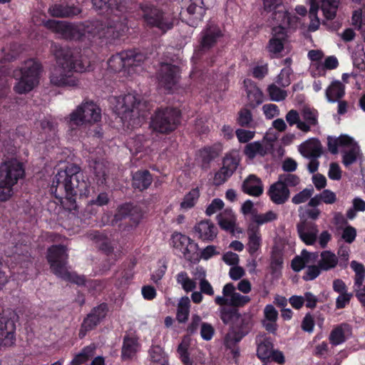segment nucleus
Listing matches in <instances>:
<instances>
[{
	"mask_svg": "<svg viewBox=\"0 0 365 365\" xmlns=\"http://www.w3.org/2000/svg\"><path fill=\"white\" fill-rule=\"evenodd\" d=\"M319 265H310L307 267V269L304 273L302 279L304 281H312L319 276L322 272Z\"/></svg>",
	"mask_w": 365,
	"mask_h": 365,
	"instance_id": "nucleus-61",
	"label": "nucleus"
},
{
	"mask_svg": "<svg viewBox=\"0 0 365 365\" xmlns=\"http://www.w3.org/2000/svg\"><path fill=\"white\" fill-rule=\"evenodd\" d=\"M16 324L11 319L0 317V346H11L15 344Z\"/></svg>",
	"mask_w": 365,
	"mask_h": 365,
	"instance_id": "nucleus-18",
	"label": "nucleus"
},
{
	"mask_svg": "<svg viewBox=\"0 0 365 365\" xmlns=\"http://www.w3.org/2000/svg\"><path fill=\"white\" fill-rule=\"evenodd\" d=\"M108 312V305L106 302H102L98 306L93 307L90 313L95 316L101 322L106 318Z\"/></svg>",
	"mask_w": 365,
	"mask_h": 365,
	"instance_id": "nucleus-59",
	"label": "nucleus"
},
{
	"mask_svg": "<svg viewBox=\"0 0 365 365\" xmlns=\"http://www.w3.org/2000/svg\"><path fill=\"white\" fill-rule=\"evenodd\" d=\"M215 334V329L213 327L207 322H202L200 327V336L205 341L212 339Z\"/></svg>",
	"mask_w": 365,
	"mask_h": 365,
	"instance_id": "nucleus-64",
	"label": "nucleus"
},
{
	"mask_svg": "<svg viewBox=\"0 0 365 365\" xmlns=\"http://www.w3.org/2000/svg\"><path fill=\"white\" fill-rule=\"evenodd\" d=\"M101 323V322L93 314L88 313L83 319L79 330V337L83 338L87 332L93 330Z\"/></svg>",
	"mask_w": 365,
	"mask_h": 365,
	"instance_id": "nucleus-42",
	"label": "nucleus"
},
{
	"mask_svg": "<svg viewBox=\"0 0 365 365\" xmlns=\"http://www.w3.org/2000/svg\"><path fill=\"white\" fill-rule=\"evenodd\" d=\"M240 162V158L237 152H231L225 155L222 160V170H225L233 175Z\"/></svg>",
	"mask_w": 365,
	"mask_h": 365,
	"instance_id": "nucleus-41",
	"label": "nucleus"
},
{
	"mask_svg": "<svg viewBox=\"0 0 365 365\" xmlns=\"http://www.w3.org/2000/svg\"><path fill=\"white\" fill-rule=\"evenodd\" d=\"M360 154V148L357 144H354L351 148L344 151L342 155V163L346 168L354 164Z\"/></svg>",
	"mask_w": 365,
	"mask_h": 365,
	"instance_id": "nucleus-50",
	"label": "nucleus"
},
{
	"mask_svg": "<svg viewBox=\"0 0 365 365\" xmlns=\"http://www.w3.org/2000/svg\"><path fill=\"white\" fill-rule=\"evenodd\" d=\"M225 36V30L217 24L209 21L199 35L198 46L195 48L193 58L202 60L204 55L217 45Z\"/></svg>",
	"mask_w": 365,
	"mask_h": 365,
	"instance_id": "nucleus-10",
	"label": "nucleus"
},
{
	"mask_svg": "<svg viewBox=\"0 0 365 365\" xmlns=\"http://www.w3.org/2000/svg\"><path fill=\"white\" fill-rule=\"evenodd\" d=\"M110 197L108 192H101L94 199L91 200L86 207V212L91 215H96L98 212L99 207L107 205L110 202Z\"/></svg>",
	"mask_w": 365,
	"mask_h": 365,
	"instance_id": "nucleus-34",
	"label": "nucleus"
},
{
	"mask_svg": "<svg viewBox=\"0 0 365 365\" xmlns=\"http://www.w3.org/2000/svg\"><path fill=\"white\" fill-rule=\"evenodd\" d=\"M147 58L146 53L139 48L125 50L112 55L108 60V68L118 73L122 71L131 74L137 71Z\"/></svg>",
	"mask_w": 365,
	"mask_h": 365,
	"instance_id": "nucleus-7",
	"label": "nucleus"
},
{
	"mask_svg": "<svg viewBox=\"0 0 365 365\" xmlns=\"http://www.w3.org/2000/svg\"><path fill=\"white\" fill-rule=\"evenodd\" d=\"M143 26L147 29H156L162 34L172 30L178 21L175 14L164 10L150 1L140 4Z\"/></svg>",
	"mask_w": 365,
	"mask_h": 365,
	"instance_id": "nucleus-5",
	"label": "nucleus"
},
{
	"mask_svg": "<svg viewBox=\"0 0 365 365\" xmlns=\"http://www.w3.org/2000/svg\"><path fill=\"white\" fill-rule=\"evenodd\" d=\"M242 190L249 195L259 197L263 193L264 186L259 178L251 174L243 181Z\"/></svg>",
	"mask_w": 365,
	"mask_h": 365,
	"instance_id": "nucleus-26",
	"label": "nucleus"
},
{
	"mask_svg": "<svg viewBox=\"0 0 365 365\" xmlns=\"http://www.w3.org/2000/svg\"><path fill=\"white\" fill-rule=\"evenodd\" d=\"M140 101L132 93L120 96L116 98L115 110L128 126L134 128L140 126L145 120V114L139 106Z\"/></svg>",
	"mask_w": 365,
	"mask_h": 365,
	"instance_id": "nucleus-8",
	"label": "nucleus"
},
{
	"mask_svg": "<svg viewBox=\"0 0 365 365\" xmlns=\"http://www.w3.org/2000/svg\"><path fill=\"white\" fill-rule=\"evenodd\" d=\"M176 281L186 292H192L196 287L195 281L190 279L185 271H182L176 275Z\"/></svg>",
	"mask_w": 365,
	"mask_h": 365,
	"instance_id": "nucleus-48",
	"label": "nucleus"
},
{
	"mask_svg": "<svg viewBox=\"0 0 365 365\" xmlns=\"http://www.w3.org/2000/svg\"><path fill=\"white\" fill-rule=\"evenodd\" d=\"M89 182L84 179L79 166L71 165L59 170L54 176L51 192L61 200L66 210H77V196L87 197L90 192Z\"/></svg>",
	"mask_w": 365,
	"mask_h": 365,
	"instance_id": "nucleus-2",
	"label": "nucleus"
},
{
	"mask_svg": "<svg viewBox=\"0 0 365 365\" xmlns=\"http://www.w3.org/2000/svg\"><path fill=\"white\" fill-rule=\"evenodd\" d=\"M138 346V339L128 335L123 338V346L121 349V358L123 360L132 359L137 352Z\"/></svg>",
	"mask_w": 365,
	"mask_h": 365,
	"instance_id": "nucleus-35",
	"label": "nucleus"
},
{
	"mask_svg": "<svg viewBox=\"0 0 365 365\" xmlns=\"http://www.w3.org/2000/svg\"><path fill=\"white\" fill-rule=\"evenodd\" d=\"M181 111L177 108L160 107L151 117L150 125L153 130L162 134H170L180 124Z\"/></svg>",
	"mask_w": 365,
	"mask_h": 365,
	"instance_id": "nucleus-9",
	"label": "nucleus"
},
{
	"mask_svg": "<svg viewBox=\"0 0 365 365\" xmlns=\"http://www.w3.org/2000/svg\"><path fill=\"white\" fill-rule=\"evenodd\" d=\"M299 150L302 155L309 158H318L322 153V145L317 138H311L299 145Z\"/></svg>",
	"mask_w": 365,
	"mask_h": 365,
	"instance_id": "nucleus-27",
	"label": "nucleus"
},
{
	"mask_svg": "<svg viewBox=\"0 0 365 365\" xmlns=\"http://www.w3.org/2000/svg\"><path fill=\"white\" fill-rule=\"evenodd\" d=\"M181 71L178 66L161 63L156 72V78L160 88L168 93L172 91L179 83Z\"/></svg>",
	"mask_w": 365,
	"mask_h": 365,
	"instance_id": "nucleus-13",
	"label": "nucleus"
},
{
	"mask_svg": "<svg viewBox=\"0 0 365 365\" xmlns=\"http://www.w3.org/2000/svg\"><path fill=\"white\" fill-rule=\"evenodd\" d=\"M218 156V153L213 147H204L200 150V157L202 160V168H208L210 163Z\"/></svg>",
	"mask_w": 365,
	"mask_h": 365,
	"instance_id": "nucleus-47",
	"label": "nucleus"
},
{
	"mask_svg": "<svg viewBox=\"0 0 365 365\" xmlns=\"http://www.w3.org/2000/svg\"><path fill=\"white\" fill-rule=\"evenodd\" d=\"M292 73L291 68H284L277 76V83L282 87H287L291 83L290 76Z\"/></svg>",
	"mask_w": 365,
	"mask_h": 365,
	"instance_id": "nucleus-60",
	"label": "nucleus"
},
{
	"mask_svg": "<svg viewBox=\"0 0 365 365\" xmlns=\"http://www.w3.org/2000/svg\"><path fill=\"white\" fill-rule=\"evenodd\" d=\"M264 9L267 12H272V19L278 24L277 26H282L284 29L288 11H285L282 5V0H263Z\"/></svg>",
	"mask_w": 365,
	"mask_h": 365,
	"instance_id": "nucleus-19",
	"label": "nucleus"
},
{
	"mask_svg": "<svg viewBox=\"0 0 365 365\" xmlns=\"http://www.w3.org/2000/svg\"><path fill=\"white\" fill-rule=\"evenodd\" d=\"M247 232L248 235L247 250L252 256L262 246V235L259 227L253 225H248Z\"/></svg>",
	"mask_w": 365,
	"mask_h": 365,
	"instance_id": "nucleus-30",
	"label": "nucleus"
},
{
	"mask_svg": "<svg viewBox=\"0 0 365 365\" xmlns=\"http://www.w3.org/2000/svg\"><path fill=\"white\" fill-rule=\"evenodd\" d=\"M84 116L83 115L80 107L78 106L76 110L72 112L70 115V120L68 122L69 127L71 130L75 129L74 126L78 127L80 125L86 123L84 120Z\"/></svg>",
	"mask_w": 365,
	"mask_h": 365,
	"instance_id": "nucleus-57",
	"label": "nucleus"
},
{
	"mask_svg": "<svg viewBox=\"0 0 365 365\" xmlns=\"http://www.w3.org/2000/svg\"><path fill=\"white\" fill-rule=\"evenodd\" d=\"M225 204L223 201L220 198H215L212 200L211 203L207 207L205 210V214L207 216H211L212 215L216 213L217 211L221 210Z\"/></svg>",
	"mask_w": 365,
	"mask_h": 365,
	"instance_id": "nucleus-63",
	"label": "nucleus"
},
{
	"mask_svg": "<svg viewBox=\"0 0 365 365\" xmlns=\"http://www.w3.org/2000/svg\"><path fill=\"white\" fill-rule=\"evenodd\" d=\"M25 176L24 164L16 159L6 160L0 164V182L15 185Z\"/></svg>",
	"mask_w": 365,
	"mask_h": 365,
	"instance_id": "nucleus-15",
	"label": "nucleus"
},
{
	"mask_svg": "<svg viewBox=\"0 0 365 365\" xmlns=\"http://www.w3.org/2000/svg\"><path fill=\"white\" fill-rule=\"evenodd\" d=\"M217 219L222 230L234 234L236 219L231 210L226 209L217 216Z\"/></svg>",
	"mask_w": 365,
	"mask_h": 365,
	"instance_id": "nucleus-32",
	"label": "nucleus"
},
{
	"mask_svg": "<svg viewBox=\"0 0 365 365\" xmlns=\"http://www.w3.org/2000/svg\"><path fill=\"white\" fill-rule=\"evenodd\" d=\"M101 237L99 232H96L93 235V238L98 240L99 250L108 257L109 261H111L107 268L110 269V267L120 257L122 252L120 249L115 250L113 243L108 238L101 239Z\"/></svg>",
	"mask_w": 365,
	"mask_h": 365,
	"instance_id": "nucleus-20",
	"label": "nucleus"
},
{
	"mask_svg": "<svg viewBox=\"0 0 365 365\" xmlns=\"http://www.w3.org/2000/svg\"><path fill=\"white\" fill-rule=\"evenodd\" d=\"M172 240L174 248L180 252L187 261L193 264L200 262L197 252L199 246L194 240L181 233H174L172 235Z\"/></svg>",
	"mask_w": 365,
	"mask_h": 365,
	"instance_id": "nucleus-14",
	"label": "nucleus"
},
{
	"mask_svg": "<svg viewBox=\"0 0 365 365\" xmlns=\"http://www.w3.org/2000/svg\"><path fill=\"white\" fill-rule=\"evenodd\" d=\"M284 260L283 254L281 250L278 249H273L271 254L270 267L272 270H277L282 267Z\"/></svg>",
	"mask_w": 365,
	"mask_h": 365,
	"instance_id": "nucleus-54",
	"label": "nucleus"
},
{
	"mask_svg": "<svg viewBox=\"0 0 365 365\" xmlns=\"http://www.w3.org/2000/svg\"><path fill=\"white\" fill-rule=\"evenodd\" d=\"M194 232L199 240L212 242L217 237V228L210 220H202L195 225Z\"/></svg>",
	"mask_w": 365,
	"mask_h": 365,
	"instance_id": "nucleus-21",
	"label": "nucleus"
},
{
	"mask_svg": "<svg viewBox=\"0 0 365 365\" xmlns=\"http://www.w3.org/2000/svg\"><path fill=\"white\" fill-rule=\"evenodd\" d=\"M326 98L329 102L334 103L345 95V86L339 81H334L327 88Z\"/></svg>",
	"mask_w": 365,
	"mask_h": 365,
	"instance_id": "nucleus-33",
	"label": "nucleus"
},
{
	"mask_svg": "<svg viewBox=\"0 0 365 365\" xmlns=\"http://www.w3.org/2000/svg\"><path fill=\"white\" fill-rule=\"evenodd\" d=\"M297 231L300 240L307 245H313L318 237L317 225L312 220H301L297 224Z\"/></svg>",
	"mask_w": 365,
	"mask_h": 365,
	"instance_id": "nucleus-16",
	"label": "nucleus"
},
{
	"mask_svg": "<svg viewBox=\"0 0 365 365\" xmlns=\"http://www.w3.org/2000/svg\"><path fill=\"white\" fill-rule=\"evenodd\" d=\"M149 139H147L144 135H136L130 138L127 142V145L130 151L135 155L140 153H145L149 147Z\"/></svg>",
	"mask_w": 365,
	"mask_h": 365,
	"instance_id": "nucleus-31",
	"label": "nucleus"
},
{
	"mask_svg": "<svg viewBox=\"0 0 365 365\" xmlns=\"http://www.w3.org/2000/svg\"><path fill=\"white\" fill-rule=\"evenodd\" d=\"M320 6L317 0H309V16L311 20L309 28L315 31L319 28V19L317 16L318 11L321 8L324 17L328 20L335 18L339 4V0H320Z\"/></svg>",
	"mask_w": 365,
	"mask_h": 365,
	"instance_id": "nucleus-12",
	"label": "nucleus"
},
{
	"mask_svg": "<svg viewBox=\"0 0 365 365\" xmlns=\"http://www.w3.org/2000/svg\"><path fill=\"white\" fill-rule=\"evenodd\" d=\"M267 93L270 97V99L277 102L284 100L287 96V93L286 91L281 89L274 83L268 86Z\"/></svg>",
	"mask_w": 365,
	"mask_h": 365,
	"instance_id": "nucleus-52",
	"label": "nucleus"
},
{
	"mask_svg": "<svg viewBox=\"0 0 365 365\" xmlns=\"http://www.w3.org/2000/svg\"><path fill=\"white\" fill-rule=\"evenodd\" d=\"M42 69V65L38 61L34 58L25 61L13 72V77L16 80L14 91L22 95L33 91L39 84Z\"/></svg>",
	"mask_w": 365,
	"mask_h": 365,
	"instance_id": "nucleus-6",
	"label": "nucleus"
},
{
	"mask_svg": "<svg viewBox=\"0 0 365 365\" xmlns=\"http://www.w3.org/2000/svg\"><path fill=\"white\" fill-rule=\"evenodd\" d=\"M252 327V318L249 315L242 316L240 314V317L237 321L235 322L233 328L238 329L245 334H248Z\"/></svg>",
	"mask_w": 365,
	"mask_h": 365,
	"instance_id": "nucleus-51",
	"label": "nucleus"
},
{
	"mask_svg": "<svg viewBox=\"0 0 365 365\" xmlns=\"http://www.w3.org/2000/svg\"><path fill=\"white\" fill-rule=\"evenodd\" d=\"M240 317V312L237 309L222 307L220 309V317L225 324H230L233 327Z\"/></svg>",
	"mask_w": 365,
	"mask_h": 365,
	"instance_id": "nucleus-45",
	"label": "nucleus"
},
{
	"mask_svg": "<svg viewBox=\"0 0 365 365\" xmlns=\"http://www.w3.org/2000/svg\"><path fill=\"white\" fill-rule=\"evenodd\" d=\"M252 122L253 115L250 109L247 106L242 108L237 113V124L241 127L251 128Z\"/></svg>",
	"mask_w": 365,
	"mask_h": 365,
	"instance_id": "nucleus-49",
	"label": "nucleus"
},
{
	"mask_svg": "<svg viewBox=\"0 0 365 365\" xmlns=\"http://www.w3.org/2000/svg\"><path fill=\"white\" fill-rule=\"evenodd\" d=\"M320 257L318 264L322 271H329L335 268L339 262L338 257L330 250L322 251Z\"/></svg>",
	"mask_w": 365,
	"mask_h": 365,
	"instance_id": "nucleus-37",
	"label": "nucleus"
},
{
	"mask_svg": "<svg viewBox=\"0 0 365 365\" xmlns=\"http://www.w3.org/2000/svg\"><path fill=\"white\" fill-rule=\"evenodd\" d=\"M349 330V325L346 323H342L334 327L329 336L330 343L333 346H337L346 341L345 332Z\"/></svg>",
	"mask_w": 365,
	"mask_h": 365,
	"instance_id": "nucleus-39",
	"label": "nucleus"
},
{
	"mask_svg": "<svg viewBox=\"0 0 365 365\" xmlns=\"http://www.w3.org/2000/svg\"><path fill=\"white\" fill-rule=\"evenodd\" d=\"M79 107L86 123H95L101 120V110L93 101H86Z\"/></svg>",
	"mask_w": 365,
	"mask_h": 365,
	"instance_id": "nucleus-28",
	"label": "nucleus"
},
{
	"mask_svg": "<svg viewBox=\"0 0 365 365\" xmlns=\"http://www.w3.org/2000/svg\"><path fill=\"white\" fill-rule=\"evenodd\" d=\"M277 214L272 210H269L264 214L252 215V222L249 225H253L259 227L260 225L273 222L277 219Z\"/></svg>",
	"mask_w": 365,
	"mask_h": 365,
	"instance_id": "nucleus-46",
	"label": "nucleus"
},
{
	"mask_svg": "<svg viewBox=\"0 0 365 365\" xmlns=\"http://www.w3.org/2000/svg\"><path fill=\"white\" fill-rule=\"evenodd\" d=\"M96 353V346L94 345H89L85 346L82 350L77 354L75 355L72 359L71 365H81L91 359H92Z\"/></svg>",
	"mask_w": 365,
	"mask_h": 365,
	"instance_id": "nucleus-40",
	"label": "nucleus"
},
{
	"mask_svg": "<svg viewBox=\"0 0 365 365\" xmlns=\"http://www.w3.org/2000/svg\"><path fill=\"white\" fill-rule=\"evenodd\" d=\"M230 172L222 170L221 167L214 175L212 184L216 187H219L226 182L232 176Z\"/></svg>",
	"mask_w": 365,
	"mask_h": 365,
	"instance_id": "nucleus-56",
	"label": "nucleus"
},
{
	"mask_svg": "<svg viewBox=\"0 0 365 365\" xmlns=\"http://www.w3.org/2000/svg\"><path fill=\"white\" fill-rule=\"evenodd\" d=\"M267 194L274 204L283 205L288 201L290 190L277 180L269 186Z\"/></svg>",
	"mask_w": 365,
	"mask_h": 365,
	"instance_id": "nucleus-23",
	"label": "nucleus"
},
{
	"mask_svg": "<svg viewBox=\"0 0 365 365\" xmlns=\"http://www.w3.org/2000/svg\"><path fill=\"white\" fill-rule=\"evenodd\" d=\"M250 301V298L248 296H244L240 293H234L230 299V306L235 307H240L245 306Z\"/></svg>",
	"mask_w": 365,
	"mask_h": 365,
	"instance_id": "nucleus-62",
	"label": "nucleus"
},
{
	"mask_svg": "<svg viewBox=\"0 0 365 365\" xmlns=\"http://www.w3.org/2000/svg\"><path fill=\"white\" fill-rule=\"evenodd\" d=\"M350 266L355 272L354 283L355 297L362 306L365 307V285H363L365 278V267L362 263L355 260L351 262Z\"/></svg>",
	"mask_w": 365,
	"mask_h": 365,
	"instance_id": "nucleus-17",
	"label": "nucleus"
},
{
	"mask_svg": "<svg viewBox=\"0 0 365 365\" xmlns=\"http://www.w3.org/2000/svg\"><path fill=\"white\" fill-rule=\"evenodd\" d=\"M119 219L129 218L131 225L137 226L143 217V212L139 207L132 203H124L118 209L116 215Z\"/></svg>",
	"mask_w": 365,
	"mask_h": 365,
	"instance_id": "nucleus-24",
	"label": "nucleus"
},
{
	"mask_svg": "<svg viewBox=\"0 0 365 365\" xmlns=\"http://www.w3.org/2000/svg\"><path fill=\"white\" fill-rule=\"evenodd\" d=\"M273 346L272 341L269 337L264 338L258 344L257 356L264 364L270 363V356Z\"/></svg>",
	"mask_w": 365,
	"mask_h": 365,
	"instance_id": "nucleus-36",
	"label": "nucleus"
},
{
	"mask_svg": "<svg viewBox=\"0 0 365 365\" xmlns=\"http://www.w3.org/2000/svg\"><path fill=\"white\" fill-rule=\"evenodd\" d=\"M51 16L56 18H71L81 13V9L67 2L56 3L48 9Z\"/></svg>",
	"mask_w": 365,
	"mask_h": 365,
	"instance_id": "nucleus-22",
	"label": "nucleus"
},
{
	"mask_svg": "<svg viewBox=\"0 0 365 365\" xmlns=\"http://www.w3.org/2000/svg\"><path fill=\"white\" fill-rule=\"evenodd\" d=\"M55 56L57 66L54 68L50 76L51 84L58 87H75L79 81L73 73H83L86 71L87 66L81 57H77L71 51L65 48L56 50Z\"/></svg>",
	"mask_w": 365,
	"mask_h": 365,
	"instance_id": "nucleus-4",
	"label": "nucleus"
},
{
	"mask_svg": "<svg viewBox=\"0 0 365 365\" xmlns=\"http://www.w3.org/2000/svg\"><path fill=\"white\" fill-rule=\"evenodd\" d=\"M44 26L66 40L80 41L83 38L93 37L98 38L105 44L115 43V41L125 36L128 31V26L125 22L113 21L106 25L99 20L73 24L49 19L45 22Z\"/></svg>",
	"mask_w": 365,
	"mask_h": 365,
	"instance_id": "nucleus-1",
	"label": "nucleus"
},
{
	"mask_svg": "<svg viewBox=\"0 0 365 365\" xmlns=\"http://www.w3.org/2000/svg\"><path fill=\"white\" fill-rule=\"evenodd\" d=\"M248 102L245 106L255 109L261 105L264 101L262 91L256 86H251L247 91Z\"/></svg>",
	"mask_w": 365,
	"mask_h": 365,
	"instance_id": "nucleus-38",
	"label": "nucleus"
},
{
	"mask_svg": "<svg viewBox=\"0 0 365 365\" xmlns=\"http://www.w3.org/2000/svg\"><path fill=\"white\" fill-rule=\"evenodd\" d=\"M200 195V193L199 188H192L184 196L182 201L180 202V208L184 210L192 208L196 205Z\"/></svg>",
	"mask_w": 365,
	"mask_h": 365,
	"instance_id": "nucleus-43",
	"label": "nucleus"
},
{
	"mask_svg": "<svg viewBox=\"0 0 365 365\" xmlns=\"http://www.w3.org/2000/svg\"><path fill=\"white\" fill-rule=\"evenodd\" d=\"M46 259L52 273L56 277L78 286L84 285L93 295L99 294L106 287V282L103 279L86 280L84 276L68 270L66 267L68 255L64 245H53L49 247L47 250Z\"/></svg>",
	"mask_w": 365,
	"mask_h": 365,
	"instance_id": "nucleus-3",
	"label": "nucleus"
},
{
	"mask_svg": "<svg viewBox=\"0 0 365 365\" xmlns=\"http://www.w3.org/2000/svg\"><path fill=\"white\" fill-rule=\"evenodd\" d=\"M133 0H92L93 6L100 14L109 16L113 15L114 18L106 22L101 21L104 24L110 22H125L128 26L127 18L123 14L131 9Z\"/></svg>",
	"mask_w": 365,
	"mask_h": 365,
	"instance_id": "nucleus-11",
	"label": "nucleus"
},
{
	"mask_svg": "<svg viewBox=\"0 0 365 365\" xmlns=\"http://www.w3.org/2000/svg\"><path fill=\"white\" fill-rule=\"evenodd\" d=\"M302 118L308 124L316 125L318 123V112L315 109L304 108L302 110Z\"/></svg>",
	"mask_w": 365,
	"mask_h": 365,
	"instance_id": "nucleus-58",
	"label": "nucleus"
},
{
	"mask_svg": "<svg viewBox=\"0 0 365 365\" xmlns=\"http://www.w3.org/2000/svg\"><path fill=\"white\" fill-rule=\"evenodd\" d=\"M314 188L312 187H307L299 193L296 194L292 199V203L299 205L307 202L313 195Z\"/></svg>",
	"mask_w": 365,
	"mask_h": 365,
	"instance_id": "nucleus-55",
	"label": "nucleus"
},
{
	"mask_svg": "<svg viewBox=\"0 0 365 365\" xmlns=\"http://www.w3.org/2000/svg\"><path fill=\"white\" fill-rule=\"evenodd\" d=\"M273 36L269 39L267 49L270 53H279L284 49V43L287 38V31L282 26H274L272 29Z\"/></svg>",
	"mask_w": 365,
	"mask_h": 365,
	"instance_id": "nucleus-25",
	"label": "nucleus"
},
{
	"mask_svg": "<svg viewBox=\"0 0 365 365\" xmlns=\"http://www.w3.org/2000/svg\"><path fill=\"white\" fill-rule=\"evenodd\" d=\"M245 155L250 159L255 158L257 155L264 156L267 151L259 141L247 143L244 150Z\"/></svg>",
	"mask_w": 365,
	"mask_h": 365,
	"instance_id": "nucleus-44",
	"label": "nucleus"
},
{
	"mask_svg": "<svg viewBox=\"0 0 365 365\" xmlns=\"http://www.w3.org/2000/svg\"><path fill=\"white\" fill-rule=\"evenodd\" d=\"M153 182V176L148 170H139L132 176V187L134 190L143 191L147 190Z\"/></svg>",
	"mask_w": 365,
	"mask_h": 365,
	"instance_id": "nucleus-29",
	"label": "nucleus"
},
{
	"mask_svg": "<svg viewBox=\"0 0 365 365\" xmlns=\"http://www.w3.org/2000/svg\"><path fill=\"white\" fill-rule=\"evenodd\" d=\"M278 181L289 188V187H296L300 182V178L298 175L292 173L280 174L278 177Z\"/></svg>",
	"mask_w": 365,
	"mask_h": 365,
	"instance_id": "nucleus-53",
	"label": "nucleus"
}]
</instances>
